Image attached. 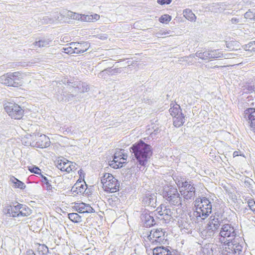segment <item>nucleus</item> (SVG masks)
I'll list each match as a JSON object with an SVG mask.
<instances>
[{
	"instance_id": "f257e3e1",
	"label": "nucleus",
	"mask_w": 255,
	"mask_h": 255,
	"mask_svg": "<svg viewBox=\"0 0 255 255\" xmlns=\"http://www.w3.org/2000/svg\"><path fill=\"white\" fill-rule=\"evenodd\" d=\"M220 235L221 237L220 241L223 244V255L226 254L239 255L242 252V246L235 240L237 234L233 226L226 224L222 226Z\"/></svg>"
},
{
	"instance_id": "f03ea898",
	"label": "nucleus",
	"mask_w": 255,
	"mask_h": 255,
	"mask_svg": "<svg viewBox=\"0 0 255 255\" xmlns=\"http://www.w3.org/2000/svg\"><path fill=\"white\" fill-rule=\"evenodd\" d=\"M130 151L134 154L139 164L145 166L147 159L152 155L151 147L150 145L140 141L130 147Z\"/></svg>"
},
{
	"instance_id": "7ed1b4c3",
	"label": "nucleus",
	"mask_w": 255,
	"mask_h": 255,
	"mask_svg": "<svg viewBox=\"0 0 255 255\" xmlns=\"http://www.w3.org/2000/svg\"><path fill=\"white\" fill-rule=\"evenodd\" d=\"M196 210L193 212L194 217L201 218L202 220L207 218L212 212V204L206 197L197 198L194 201Z\"/></svg>"
},
{
	"instance_id": "20e7f679",
	"label": "nucleus",
	"mask_w": 255,
	"mask_h": 255,
	"mask_svg": "<svg viewBox=\"0 0 255 255\" xmlns=\"http://www.w3.org/2000/svg\"><path fill=\"white\" fill-rule=\"evenodd\" d=\"M176 183L184 200H193L196 195L195 185L193 182L184 178L176 179Z\"/></svg>"
},
{
	"instance_id": "39448f33",
	"label": "nucleus",
	"mask_w": 255,
	"mask_h": 255,
	"mask_svg": "<svg viewBox=\"0 0 255 255\" xmlns=\"http://www.w3.org/2000/svg\"><path fill=\"white\" fill-rule=\"evenodd\" d=\"M162 195L170 205L181 207L182 198L176 187L172 185L164 186L162 191Z\"/></svg>"
},
{
	"instance_id": "423d86ee",
	"label": "nucleus",
	"mask_w": 255,
	"mask_h": 255,
	"mask_svg": "<svg viewBox=\"0 0 255 255\" xmlns=\"http://www.w3.org/2000/svg\"><path fill=\"white\" fill-rule=\"evenodd\" d=\"M165 232L161 228L152 229L150 231H146L143 233V238L148 245H157L163 243L165 240Z\"/></svg>"
},
{
	"instance_id": "0eeeda50",
	"label": "nucleus",
	"mask_w": 255,
	"mask_h": 255,
	"mask_svg": "<svg viewBox=\"0 0 255 255\" xmlns=\"http://www.w3.org/2000/svg\"><path fill=\"white\" fill-rule=\"evenodd\" d=\"M22 78L23 75L20 72L8 73L0 77V82L8 86L17 87L21 85Z\"/></svg>"
},
{
	"instance_id": "6e6552de",
	"label": "nucleus",
	"mask_w": 255,
	"mask_h": 255,
	"mask_svg": "<svg viewBox=\"0 0 255 255\" xmlns=\"http://www.w3.org/2000/svg\"><path fill=\"white\" fill-rule=\"evenodd\" d=\"M4 106L5 111L11 118L19 120L23 117L24 111L17 104L7 102Z\"/></svg>"
},
{
	"instance_id": "1a4fd4ad",
	"label": "nucleus",
	"mask_w": 255,
	"mask_h": 255,
	"mask_svg": "<svg viewBox=\"0 0 255 255\" xmlns=\"http://www.w3.org/2000/svg\"><path fill=\"white\" fill-rule=\"evenodd\" d=\"M189 217H182L178 221L179 227L183 234H191L194 227V222L191 218V213L188 214Z\"/></svg>"
},
{
	"instance_id": "9d476101",
	"label": "nucleus",
	"mask_w": 255,
	"mask_h": 255,
	"mask_svg": "<svg viewBox=\"0 0 255 255\" xmlns=\"http://www.w3.org/2000/svg\"><path fill=\"white\" fill-rule=\"evenodd\" d=\"M142 203L145 206L155 208L156 206V194L147 192L143 195Z\"/></svg>"
},
{
	"instance_id": "9b49d317",
	"label": "nucleus",
	"mask_w": 255,
	"mask_h": 255,
	"mask_svg": "<svg viewBox=\"0 0 255 255\" xmlns=\"http://www.w3.org/2000/svg\"><path fill=\"white\" fill-rule=\"evenodd\" d=\"M244 118L248 122L251 130L255 132V109L249 108L244 113Z\"/></svg>"
},
{
	"instance_id": "f8f14e48",
	"label": "nucleus",
	"mask_w": 255,
	"mask_h": 255,
	"mask_svg": "<svg viewBox=\"0 0 255 255\" xmlns=\"http://www.w3.org/2000/svg\"><path fill=\"white\" fill-rule=\"evenodd\" d=\"M111 180L106 185H104V190L107 192L115 193L119 190L120 183L114 177H112Z\"/></svg>"
},
{
	"instance_id": "ddd939ff",
	"label": "nucleus",
	"mask_w": 255,
	"mask_h": 255,
	"mask_svg": "<svg viewBox=\"0 0 255 255\" xmlns=\"http://www.w3.org/2000/svg\"><path fill=\"white\" fill-rule=\"evenodd\" d=\"M152 215V212L148 213L145 211L142 213L140 218L144 226L150 227L155 224V221Z\"/></svg>"
},
{
	"instance_id": "4468645a",
	"label": "nucleus",
	"mask_w": 255,
	"mask_h": 255,
	"mask_svg": "<svg viewBox=\"0 0 255 255\" xmlns=\"http://www.w3.org/2000/svg\"><path fill=\"white\" fill-rule=\"evenodd\" d=\"M76 211L80 213H90L95 212V210L89 205L83 202L76 203Z\"/></svg>"
},
{
	"instance_id": "2eb2a0df",
	"label": "nucleus",
	"mask_w": 255,
	"mask_h": 255,
	"mask_svg": "<svg viewBox=\"0 0 255 255\" xmlns=\"http://www.w3.org/2000/svg\"><path fill=\"white\" fill-rule=\"evenodd\" d=\"M21 204L17 203L16 205H10L7 207V209H5V214L9 216H12L13 217H19V212L20 210Z\"/></svg>"
},
{
	"instance_id": "dca6fc26",
	"label": "nucleus",
	"mask_w": 255,
	"mask_h": 255,
	"mask_svg": "<svg viewBox=\"0 0 255 255\" xmlns=\"http://www.w3.org/2000/svg\"><path fill=\"white\" fill-rule=\"evenodd\" d=\"M49 137L44 134H41L36 142V146L40 148H45L50 145Z\"/></svg>"
},
{
	"instance_id": "f3484780",
	"label": "nucleus",
	"mask_w": 255,
	"mask_h": 255,
	"mask_svg": "<svg viewBox=\"0 0 255 255\" xmlns=\"http://www.w3.org/2000/svg\"><path fill=\"white\" fill-rule=\"evenodd\" d=\"M153 255H172L171 252L167 248L157 247L153 249Z\"/></svg>"
},
{
	"instance_id": "a211bd4d",
	"label": "nucleus",
	"mask_w": 255,
	"mask_h": 255,
	"mask_svg": "<svg viewBox=\"0 0 255 255\" xmlns=\"http://www.w3.org/2000/svg\"><path fill=\"white\" fill-rule=\"evenodd\" d=\"M210 57L211 59H216L218 58L224 57L225 58H229L232 54H224L222 52L220 51L219 49L211 50H210Z\"/></svg>"
},
{
	"instance_id": "6ab92c4d",
	"label": "nucleus",
	"mask_w": 255,
	"mask_h": 255,
	"mask_svg": "<svg viewBox=\"0 0 255 255\" xmlns=\"http://www.w3.org/2000/svg\"><path fill=\"white\" fill-rule=\"evenodd\" d=\"M157 210L159 214L161 216L172 217V212L171 209L166 206L161 205L160 207L157 208Z\"/></svg>"
},
{
	"instance_id": "aec40b11",
	"label": "nucleus",
	"mask_w": 255,
	"mask_h": 255,
	"mask_svg": "<svg viewBox=\"0 0 255 255\" xmlns=\"http://www.w3.org/2000/svg\"><path fill=\"white\" fill-rule=\"evenodd\" d=\"M100 15L97 14L94 15L81 14V21L86 22H94L99 19Z\"/></svg>"
},
{
	"instance_id": "412c9836",
	"label": "nucleus",
	"mask_w": 255,
	"mask_h": 255,
	"mask_svg": "<svg viewBox=\"0 0 255 255\" xmlns=\"http://www.w3.org/2000/svg\"><path fill=\"white\" fill-rule=\"evenodd\" d=\"M173 125L176 127H179L183 125L185 122L184 116L183 114L173 117Z\"/></svg>"
},
{
	"instance_id": "4be33fe9",
	"label": "nucleus",
	"mask_w": 255,
	"mask_h": 255,
	"mask_svg": "<svg viewBox=\"0 0 255 255\" xmlns=\"http://www.w3.org/2000/svg\"><path fill=\"white\" fill-rule=\"evenodd\" d=\"M169 111L173 117L182 114L180 107L177 104H173L172 106L170 108Z\"/></svg>"
},
{
	"instance_id": "5701e85b",
	"label": "nucleus",
	"mask_w": 255,
	"mask_h": 255,
	"mask_svg": "<svg viewBox=\"0 0 255 255\" xmlns=\"http://www.w3.org/2000/svg\"><path fill=\"white\" fill-rule=\"evenodd\" d=\"M222 220L219 218V216L217 215H212L209 219V223L211 225H213L214 227H219L221 225V221Z\"/></svg>"
},
{
	"instance_id": "b1692460",
	"label": "nucleus",
	"mask_w": 255,
	"mask_h": 255,
	"mask_svg": "<svg viewBox=\"0 0 255 255\" xmlns=\"http://www.w3.org/2000/svg\"><path fill=\"white\" fill-rule=\"evenodd\" d=\"M19 207L20 206V210L19 213V217H26L29 216L31 213V210L28 207L25 205H23L21 204V205H18Z\"/></svg>"
},
{
	"instance_id": "393cba45",
	"label": "nucleus",
	"mask_w": 255,
	"mask_h": 255,
	"mask_svg": "<svg viewBox=\"0 0 255 255\" xmlns=\"http://www.w3.org/2000/svg\"><path fill=\"white\" fill-rule=\"evenodd\" d=\"M210 50H206L204 51H198L195 53L196 56L202 60L210 59Z\"/></svg>"
},
{
	"instance_id": "a878e982",
	"label": "nucleus",
	"mask_w": 255,
	"mask_h": 255,
	"mask_svg": "<svg viewBox=\"0 0 255 255\" xmlns=\"http://www.w3.org/2000/svg\"><path fill=\"white\" fill-rule=\"evenodd\" d=\"M216 231L214 230L212 228H210L209 227L206 226L205 228L202 231V235L205 236V238H209L214 236L215 232Z\"/></svg>"
},
{
	"instance_id": "bb28decb",
	"label": "nucleus",
	"mask_w": 255,
	"mask_h": 255,
	"mask_svg": "<svg viewBox=\"0 0 255 255\" xmlns=\"http://www.w3.org/2000/svg\"><path fill=\"white\" fill-rule=\"evenodd\" d=\"M183 14L184 16L189 20L195 21L196 17L194 13L190 9H186L183 10Z\"/></svg>"
},
{
	"instance_id": "cd10ccee",
	"label": "nucleus",
	"mask_w": 255,
	"mask_h": 255,
	"mask_svg": "<svg viewBox=\"0 0 255 255\" xmlns=\"http://www.w3.org/2000/svg\"><path fill=\"white\" fill-rule=\"evenodd\" d=\"M89 88L87 84L85 83H79L76 87L74 88V90L76 91L78 90V92L80 93H84L87 92Z\"/></svg>"
},
{
	"instance_id": "c85d7f7f",
	"label": "nucleus",
	"mask_w": 255,
	"mask_h": 255,
	"mask_svg": "<svg viewBox=\"0 0 255 255\" xmlns=\"http://www.w3.org/2000/svg\"><path fill=\"white\" fill-rule=\"evenodd\" d=\"M89 47V44L87 43H77V50H76V53H84L87 51Z\"/></svg>"
},
{
	"instance_id": "c756f323",
	"label": "nucleus",
	"mask_w": 255,
	"mask_h": 255,
	"mask_svg": "<svg viewBox=\"0 0 255 255\" xmlns=\"http://www.w3.org/2000/svg\"><path fill=\"white\" fill-rule=\"evenodd\" d=\"M10 181L13 184V186L15 188L23 189L25 187V185L22 181L18 180L13 176L10 178Z\"/></svg>"
},
{
	"instance_id": "7c9ffc66",
	"label": "nucleus",
	"mask_w": 255,
	"mask_h": 255,
	"mask_svg": "<svg viewBox=\"0 0 255 255\" xmlns=\"http://www.w3.org/2000/svg\"><path fill=\"white\" fill-rule=\"evenodd\" d=\"M86 185H84L82 184L76 183L75 184L74 186H73L72 188V191L73 192H76L77 194L79 193H83L85 192L86 188L85 186Z\"/></svg>"
},
{
	"instance_id": "2f4dec72",
	"label": "nucleus",
	"mask_w": 255,
	"mask_h": 255,
	"mask_svg": "<svg viewBox=\"0 0 255 255\" xmlns=\"http://www.w3.org/2000/svg\"><path fill=\"white\" fill-rule=\"evenodd\" d=\"M114 176L110 173H105L101 177V183L103 184V187H104V185H106V183H108L111 180V178Z\"/></svg>"
},
{
	"instance_id": "473e14b6",
	"label": "nucleus",
	"mask_w": 255,
	"mask_h": 255,
	"mask_svg": "<svg viewBox=\"0 0 255 255\" xmlns=\"http://www.w3.org/2000/svg\"><path fill=\"white\" fill-rule=\"evenodd\" d=\"M69 219L74 223H80L82 222V217L77 213L68 214Z\"/></svg>"
},
{
	"instance_id": "72a5a7b5",
	"label": "nucleus",
	"mask_w": 255,
	"mask_h": 255,
	"mask_svg": "<svg viewBox=\"0 0 255 255\" xmlns=\"http://www.w3.org/2000/svg\"><path fill=\"white\" fill-rule=\"evenodd\" d=\"M41 181L43 183L44 187L47 190H52V187L50 183L51 182L50 180L48 179L46 177L41 175Z\"/></svg>"
},
{
	"instance_id": "f704fd0d",
	"label": "nucleus",
	"mask_w": 255,
	"mask_h": 255,
	"mask_svg": "<svg viewBox=\"0 0 255 255\" xmlns=\"http://www.w3.org/2000/svg\"><path fill=\"white\" fill-rule=\"evenodd\" d=\"M50 41L48 39H41L38 41H36L34 43V44L35 46H38V47H47L50 44Z\"/></svg>"
},
{
	"instance_id": "c9c22d12",
	"label": "nucleus",
	"mask_w": 255,
	"mask_h": 255,
	"mask_svg": "<svg viewBox=\"0 0 255 255\" xmlns=\"http://www.w3.org/2000/svg\"><path fill=\"white\" fill-rule=\"evenodd\" d=\"M37 251L42 255H47L49 253L48 247L44 244H39L37 248Z\"/></svg>"
},
{
	"instance_id": "e433bc0d",
	"label": "nucleus",
	"mask_w": 255,
	"mask_h": 255,
	"mask_svg": "<svg viewBox=\"0 0 255 255\" xmlns=\"http://www.w3.org/2000/svg\"><path fill=\"white\" fill-rule=\"evenodd\" d=\"M245 18L251 20H255V9H249L244 15Z\"/></svg>"
},
{
	"instance_id": "4c0bfd02",
	"label": "nucleus",
	"mask_w": 255,
	"mask_h": 255,
	"mask_svg": "<svg viewBox=\"0 0 255 255\" xmlns=\"http://www.w3.org/2000/svg\"><path fill=\"white\" fill-rule=\"evenodd\" d=\"M124 162L122 161H118L115 159H113L111 161L110 165L114 168L117 169L123 166V163Z\"/></svg>"
},
{
	"instance_id": "58836bf2",
	"label": "nucleus",
	"mask_w": 255,
	"mask_h": 255,
	"mask_svg": "<svg viewBox=\"0 0 255 255\" xmlns=\"http://www.w3.org/2000/svg\"><path fill=\"white\" fill-rule=\"evenodd\" d=\"M122 71V70L121 68H115L114 69H112V68H107V70L108 73H109V76H112L118 73H120Z\"/></svg>"
},
{
	"instance_id": "ea45409f",
	"label": "nucleus",
	"mask_w": 255,
	"mask_h": 255,
	"mask_svg": "<svg viewBox=\"0 0 255 255\" xmlns=\"http://www.w3.org/2000/svg\"><path fill=\"white\" fill-rule=\"evenodd\" d=\"M74 95L73 94H68L67 95H61L59 96L57 95V99L59 101H69V99L70 98V97H73Z\"/></svg>"
},
{
	"instance_id": "a19ab883",
	"label": "nucleus",
	"mask_w": 255,
	"mask_h": 255,
	"mask_svg": "<svg viewBox=\"0 0 255 255\" xmlns=\"http://www.w3.org/2000/svg\"><path fill=\"white\" fill-rule=\"evenodd\" d=\"M245 49L248 51H255V41L250 42L245 46Z\"/></svg>"
},
{
	"instance_id": "79ce46f5",
	"label": "nucleus",
	"mask_w": 255,
	"mask_h": 255,
	"mask_svg": "<svg viewBox=\"0 0 255 255\" xmlns=\"http://www.w3.org/2000/svg\"><path fill=\"white\" fill-rule=\"evenodd\" d=\"M171 19V17L168 14H164L159 18V21L161 23H167Z\"/></svg>"
},
{
	"instance_id": "37998d69",
	"label": "nucleus",
	"mask_w": 255,
	"mask_h": 255,
	"mask_svg": "<svg viewBox=\"0 0 255 255\" xmlns=\"http://www.w3.org/2000/svg\"><path fill=\"white\" fill-rule=\"evenodd\" d=\"M65 161V158L58 159L56 162V167L60 169L61 171H63L64 169V165Z\"/></svg>"
},
{
	"instance_id": "c03bdc74",
	"label": "nucleus",
	"mask_w": 255,
	"mask_h": 255,
	"mask_svg": "<svg viewBox=\"0 0 255 255\" xmlns=\"http://www.w3.org/2000/svg\"><path fill=\"white\" fill-rule=\"evenodd\" d=\"M28 170L32 173L37 174H40L41 170L36 166H30L28 167Z\"/></svg>"
},
{
	"instance_id": "a18cd8bd",
	"label": "nucleus",
	"mask_w": 255,
	"mask_h": 255,
	"mask_svg": "<svg viewBox=\"0 0 255 255\" xmlns=\"http://www.w3.org/2000/svg\"><path fill=\"white\" fill-rule=\"evenodd\" d=\"M68 16H70L71 18L77 20L81 19V14H79L76 13H73L71 11L69 12L68 14Z\"/></svg>"
},
{
	"instance_id": "49530a36",
	"label": "nucleus",
	"mask_w": 255,
	"mask_h": 255,
	"mask_svg": "<svg viewBox=\"0 0 255 255\" xmlns=\"http://www.w3.org/2000/svg\"><path fill=\"white\" fill-rule=\"evenodd\" d=\"M107 68L100 72L98 75V77L104 79L106 78L107 76H109V73H108V71H107Z\"/></svg>"
},
{
	"instance_id": "de8ad7c7",
	"label": "nucleus",
	"mask_w": 255,
	"mask_h": 255,
	"mask_svg": "<svg viewBox=\"0 0 255 255\" xmlns=\"http://www.w3.org/2000/svg\"><path fill=\"white\" fill-rule=\"evenodd\" d=\"M62 51L69 54L75 53V52L73 50V48H71L70 46L63 48L62 49Z\"/></svg>"
},
{
	"instance_id": "09e8293b",
	"label": "nucleus",
	"mask_w": 255,
	"mask_h": 255,
	"mask_svg": "<svg viewBox=\"0 0 255 255\" xmlns=\"http://www.w3.org/2000/svg\"><path fill=\"white\" fill-rule=\"evenodd\" d=\"M121 156H122L121 153H120V152L116 153L114 155L113 159H115V160H118V161H121V160H122V162H124V163L125 162L124 160H125L126 159L124 157L120 158V157H121Z\"/></svg>"
},
{
	"instance_id": "8fccbe9b",
	"label": "nucleus",
	"mask_w": 255,
	"mask_h": 255,
	"mask_svg": "<svg viewBox=\"0 0 255 255\" xmlns=\"http://www.w3.org/2000/svg\"><path fill=\"white\" fill-rule=\"evenodd\" d=\"M64 169L63 171H66L67 173H69V170L68 168H69L68 166L70 165V161L67 160L65 158V161L64 162Z\"/></svg>"
},
{
	"instance_id": "3c124183",
	"label": "nucleus",
	"mask_w": 255,
	"mask_h": 255,
	"mask_svg": "<svg viewBox=\"0 0 255 255\" xmlns=\"http://www.w3.org/2000/svg\"><path fill=\"white\" fill-rule=\"evenodd\" d=\"M76 164L75 163L70 161V165H69V166H68L69 167L68 168L69 173L71 171L76 170L77 169V168L76 167Z\"/></svg>"
},
{
	"instance_id": "603ef678",
	"label": "nucleus",
	"mask_w": 255,
	"mask_h": 255,
	"mask_svg": "<svg viewBox=\"0 0 255 255\" xmlns=\"http://www.w3.org/2000/svg\"><path fill=\"white\" fill-rule=\"evenodd\" d=\"M171 2V0H157V2L161 5L168 4Z\"/></svg>"
},
{
	"instance_id": "864d4df0",
	"label": "nucleus",
	"mask_w": 255,
	"mask_h": 255,
	"mask_svg": "<svg viewBox=\"0 0 255 255\" xmlns=\"http://www.w3.org/2000/svg\"><path fill=\"white\" fill-rule=\"evenodd\" d=\"M69 45V46L73 48V50L76 53V50H77V42H71Z\"/></svg>"
},
{
	"instance_id": "5fc2aeb1",
	"label": "nucleus",
	"mask_w": 255,
	"mask_h": 255,
	"mask_svg": "<svg viewBox=\"0 0 255 255\" xmlns=\"http://www.w3.org/2000/svg\"><path fill=\"white\" fill-rule=\"evenodd\" d=\"M233 42H235L234 41H230V42L226 41V47L229 49H233V48L232 47V46H233L232 43Z\"/></svg>"
},
{
	"instance_id": "6e6d98bb",
	"label": "nucleus",
	"mask_w": 255,
	"mask_h": 255,
	"mask_svg": "<svg viewBox=\"0 0 255 255\" xmlns=\"http://www.w3.org/2000/svg\"><path fill=\"white\" fill-rule=\"evenodd\" d=\"M231 21L232 24H237L240 22V19L237 17H233L231 19Z\"/></svg>"
},
{
	"instance_id": "4d7b16f0",
	"label": "nucleus",
	"mask_w": 255,
	"mask_h": 255,
	"mask_svg": "<svg viewBox=\"0 0 255 255\" xmlns=\"http://www.w3.org/2000/svg\"><path fill=\"white\" fill-rule=\"evenodd\" d=\"M156 36L158 38H163L164 37L163 33H162V31H161V30H160L158 32H157L156 33Z\"/></svg>"
},
{
	"instance_id": "13d9d810",
	"label": "nucleus",
	"mask_w": 255,
	"mask_h": 255,
	"mask_svg": "<svg viewBox=\"0 0 255 255\" xmlns=\"http://www.w3.org/2000/svg\"><path fill=\"white\" fill-rule=\"evenodd\" d=\"M161 31H162L163 36L166 34H170L171 32L170 30H165L164 29H161Z\"/></svg>"
},
{
	"instance_id": "bf43d9fd",
	"label": "nucleus",
	"mask_w": 255,
	"mask_h": 255,
	"mask_svg": "<svg viewBox=\"0 0 255 255\" xmlns=\"http://www.w3.org/2000/svg\"><path fill=\"white\" fill-rule=\"evenodd\" d=\"M207 226L209 227L210 228H213L215 231H217V229L219 228L217 227H214L213 225H211V224H210V223H209V222L207 223Z\"/></svg>"
},
{
	"instance_id": "052dcab7",
	"label": "nucleus",
	"mask_w": 255,
	"mask_h": 255,
	"mask_svg": "<svg viewBox=\"0 0 255 255\" xmlns=\"http://www.w3.org/2000/svg\"><path fill=\"white\" fill-rule=\"evenodd\" d=\"M25 255H35L34 253L32 250H29L26 252Z\"/></svg>"
},
{
	"instance_id": "680f3d73",
	"label": "nucleus",
	"mask_w": 255,
	"mask_h": 255,
	"mask_svg": "<svg viewBox=\"0 0 255 255\" xmlns=\"http://www.w3.org/2000/svg\"><path fill=\"white\" fill-rule=\"evenodd\" d=\"M190 57H194V56L192 55H190L188 57H185L184 58V60H185L186 61H188V59H189V58Z\"/></svg>"
},
{
	"instance_id": "e2e57ef3",
	"label": "nucleus",
	"mask_w": 255,
	"mask_h": 255,
	"mask_svg": "<svg viewBox=\"0 0 255 255\" xmlns=\"http://www.w3.org/2000/svg\"><path fill=\"white\" fill-rule=\"evenodd\" d=\"M238 155V151H235L233 153V156L234 157L237 156Z\"/></svg>"
},
{
	"instance_id": "0e129e2a",
	"label": "nucleus",
	"mask_w": 255,
	"mask_h": 255,
	"mask_svg": "<svg viewBox=\"0 0 255 255\" xmlns=\"http://www.w3.org/2000/svg\"><path fill=\"white\" fill-rule=\"evenodd\" d=\"M223 251H222V254L223 255H231V254H226V253H225V255H223ZM232 255H235L234 254H232Z\"/></svg>"
},
{
	"instance_id": "69168bd1",
	"label": "nucleus",
	"mask_w": 255,
	"mask_h": 255,
	"mask_svg": "<svg viewBox=\"0 0 255 255\" xmlns=\"http://www.w3.org/2000/svg\"><path fill=\"white\" fill-rule=\"evenodd\" d=\"M109 255H114V254L113 252H111Z\"/></svg>"
},
{
	"instance_id": "338daca9",
	"label": "nucleus",
	"mask_w": 255,
	"mask_h": 255,
	"mask_svg": "<svg viewBox=\"0 0 255 255\" xmlns=\"http://www.w3.org/2000/svg\"><path fill=\"white\" fill-rule=\"evenodd\" d=\"M251 90H254V88L252 89V88L251 87Z\"/></svg>"
},
{
	"instance_id": "774afa93",
	"label": "nucleus",
	"mask_w": 255,
	"mask_h": 255,
	"mask_svg": "<svg viewBox=\"0 0 255 255\" xmlns=\"http://www.w3.org/2000/svg\"><path fill=\"white\" fill-rule=\"evenodd\" d=\"M254 88L255 89V87Z\"/></svg>"
}]
</instances>
